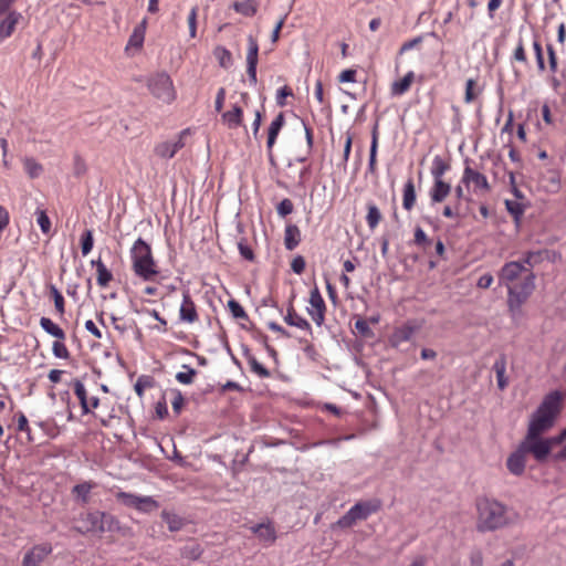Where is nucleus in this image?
Returning a JSON list of instances; mask_svg holds the SVG:
<instances>
[{"label":"nucleus","mask_w":566,"mask_h":566,"mask_svg":"<svg viewBox=\"0 0 566 566\" xmlns=\"http://www.w3.org/2000/svg\"><path fill=\"white\" fill-rule=\"evenodd\" d=\"M476 531L495 532L515 525L520 514L495 497L480 495L475 499Z\"/></svg>","instance_id":"nucleus-1"},{"label":"nucleus","mask_w":566,"mask_h":566,"mask_svg":"<svg viewBox=\"0 0 566 566\" xmlns=\"http://www.w3.org/2000/svg\"><path fill=\"white\" fill-rule=\"evenodd\" d=\"M564 395L559 390L548 392L532 413L526 436L530 439L542 437L555 422L556 417L562 410Z\"/></svg>","instance_id":"nucleus-2"},{"label":"nucleus","mask_w":566,"mask_h":566,"mask_svg":"<svg viewBox=\"0 0 566 566\" xmlns=\"http://www.w3.org/2000/svg\"><path fill=\"white\" fill-rule=\"evenodd\" d=\"M130 256L135 274L144 281H151L157 274V265L153 256L150 245L138 238L132 249Z\"/></svg>","instance_id":"nucleus-3"},{"label":"nucleus","mask_w":566,"mask_h":566,"mask_svg":"<svg viewBox=\"0 0 566 566\" xmlns=\"http://www.w3.org/2000/svg\"><path fill=\"white\" fill-rule=\"evenodd\" d=\"M535 290V275L528 271L527 275L516 284L507 287V307L512 316L521 314L523 304L528 300Z\"/></svg>","instance_id":"nucleus-4"},{"label":"nucleus","mask_w":566,"mask_h":566,"mask_svg":"<svg viewBox=\"0 0 566 566\" xmlns=\"http://www.w3.org/2000/svg\"><path fill=\"white\" fill-rule=\"evenodd\" d=\"M82 526H74V531L80 534L86 533H105L113 532L118 528V521L111 514L105 512H90L81 516Z\"/></svg>","instance_id":"nucleus-5"},{"label":"nucleus","mask_w":566,"mask_h":566,"mask_svg":"<svg viewBox=\"0 0 566 566\" xmlns=\"http://www.w3.org/2000/svg\"><path fill=\"white\" fill-rule=\"evenodd\" d=\"M381 503L379 500L360 501L353 505L339 520L337 525L342 528L352 527L357 521H365L371 514L380 510Z\"/></svg>","instance_id":"nucleus-6"},{"label":"nucleus","mask_w":566,"mask_h":566,"mask_svg":"<svg viewBox=\"0 0 566 566\" xmlns=\"http://www.w3.org/2000/svg\"><path fill=\"white\" fill-rule=\"evenodd\" d=\"M147 86L150 93L164 103L170 104L176 98L172 80L165 72L150 76Z\"/></svg>","instance_id":"nucleus-7"},{"label":"nucleus","mask_w":566,"mask_h":566,"mask_svg":"<svg viewBox=\"0 0 566 566\" xmlns=\"http://www.w3.org/2000/svg\"><path fill=\"white\" fill-rule=\"evenodd\" d=\"M521 446L526 454H532L538 463H544L553 449L548 439L542 437L530 439L528 436H525L521 441Z\"/></svg>","instance_id":"nucleus-8"},{"label":"nucleus","mask_w":566,"mask_h":566,"mask_svg":"<svg viewBox=\"0 0 566 566\" xmlns=\"http://www.w3.org/2000/svg\"><path fill=\"white\" fill-rule=\"evenodd\" d=\"M469 163H470V160L465 159V167L463 170V176H462L461 182L463 185H465L467 187H469L471 184H473L474 192H478V191L489 192L491 190V186H490L486 177L483 174L474 170L469 165Z\"/></svg>","instance_id":"nucleus-9"},{"label":"nucleus","mask_w":566,"mask_h":566,"mask_svg":"<svg viewBox=\"0 0 566 566\" xmlns=\"http://www.w3.org/2000/svg\"><path fill=\"white\" fill-rule=\"evenodd\" d=\"M522 262L511 261L506 262L497 273L499 284L505 285L506 287L516 281L523 272H528Z\"/></svg>","instance_id":"nucleus-10"},{"label":"nucleus","mask_w":566,"mask_h":566,"mask_svg":"<svg viewBox=\"0 0 566 566\" xmlns=\"http://www.w3.org/2000/svg\"><path fill=\"white\" fill-rule=\"evenodd\" d=\"M53 548L50 543L34 545L28 551L22 559V566H40L41 563L52 553Z\"/></svg>","instance_id":"nucleus-11"},{"label":"nucleus","mask_w":566,"mask_h":566,"mask_svg":"<svg viewBox=\"0 0 566 566\" xmlns=\"http://www.w3.org/2000/svg\"><path fill=\"white\" fill-rule=\"evenodd\" d=\"M419 328L420 325L416 321H408L401 326L396 327L389 338L391 346L398 347L402 343L409 342Z\"/></svg>","instance_id":"nucleus-12"},{"label":"nucleus","mask_w":566,"mask_h":566,"mask_svg":"<svg viewBox=\"0 0 566 566\" xmlns=\"http://www.w3.org/2000/svg\"><path fill=\"white\" fill-rule=\"evenodd\" d=\"M117 500H119L123 504L126 506L135 507V509H143L142 505L149 506V507H157V502L150 497V496H137L132 493L127 492H118L117 493Z\"/></svg>","instance_id":"nucleus-13"},{"label":"nucleus","mask_w":566,"mask_h":566,"mask_svg":"<svg viewBox=\"0 0 566 566\" xmlns=\"http://www.w3.org/2000/svg\"><path fill=\"white\" fill-rule=\"evenodd\" d=\"M284 123H285L284 114L279 113L277 116L272 120V123L270 124V127L268 129L266 147H268L269 160L271 164H274V156L272 153V148L276 142L277 135H279L280 130L282 129Z\"/></svg>","instance_id":"nucleus-14"},{"label":"nucleus","mask_w":566,"mask_h":566,"mask_svg":"<svg viewBox=\"0 0 566 566\" xmlns=\"http://www.w3.org/2000/svg\"><path fill=\"white\" fill-rule=\"evenodd\" d=\"M525 457L526 452L520 443L517 449L506 460L507 470L516 476L522 475L525 471Z\"/></svg>","instance_id":"nucleus-15"},{"label":"nucleus","mask_w":566,"mask_h":566,"mask_svg":"<svg viewBox=\"0 0 566 566\" xmlns=\"http://www.w3.org/2000/svg\"><path fill=\"white\" fill-rule=\"evenodd\" d=\"M179 316L181 321L189 324L195 323L198 319L197 308L188 290L182 293V303L180 305Z\"/></svg>","instance_id":"nucleus-16"},{"label":"nucleus","mask_w":566,"mask_h":566,"mask_svg":"<svg viewBox=\"0 0 566 566\" xmlns=\"http://www.w3.org/2000/svg\"><path fill=\"white\" fill-rule=\"evenodd\" d=\"M20 19H22V14L20 12L15 10L8 12V14L0 21V41L12 35Z\"/></svg>","instance_id":"nucleus-17"},{"label":"nucleus","mask_w":566,"mask_h":566,"mask_svg":"<svg viewBox=\"0 0 566 566\" xmlns=\"http://www.w3.org/2000/svg\"><path fill=\"white\" fill-rule=\"evenodd\" d=\"M451 191L450 184L446 182L443 179L434 180L433 186L430 189V199L432 203H440L446 200Z\"/></svg>","instance_id":"nucleus-18"},{"label":"nucleus","mask_w":566,"mask_h":566,"mask_svg":"<svg viewBox=\"0 0 566 566\" xmlns=\"http://www.w3.org/2000/svg\"><path fill=\"white\" fill-rule=\"evenodd\" d=\"M147 28V19L144 18L139 24H137L132 34L129 35L126 50L129 48L142 49L145 41V33Z\"/></svg>","instance_id":"nucleus-19"},{"label":"nucleus","mask_w":566,"mask_h":566,"mask_svg":"<svg viewBox=\"0 0 566 566\" xmlns=\"http://www.w3.org/2000/svg\"><path fill=\"white\" fill-rule=\"evenodd\" d=\"M242 353L248 364L250 365V369L252 373L258 375L260 378H269L271 373L268 368H265L262 364L258 361L255 356L251 353L250 348L245 345L242 346Z\"/></svg>","instance_id":"nucleus-20"},{"label":"nucleus","mask_w":566,"mask_h":566,"mask_svg":"<svg viewBox=\"0 0 566 566\" xmlns=\"http://www.w3.org/2000/svg\"><path fill=\"white\" fill-rule=\"evenodd\" d=\"M301 231L296 224H287L284 230V245L289 251H293L301 242Z\"/></svg>","instance_id":"nucleus-21"},{"label":"nucleus","mask_w":566,"mask_h":566,"mask_svg":"<svg viewBox=\"0 0 566 566\" xmlns=\"http://www.w3.org/2000/svg\"><path fill=\"white\" fill-rule=\"evenodd\" d=\"M284 322L290 326H295L300 329L312 332L311 324L295 312L292 303L290 304L287 313L284 316Z\"/></svg>","instance_id":"nucleus-22"},{"label":"nucleus","mask_w":566,"mask_h":566,"mask_svg":"<svg viewBox=\"0 0 566 566\" xmlns=\"http://www.w3.org/2000/svg\"><path fill=\"white\" fill-rule=\"evenodd\" d=\"M506 356L501 354L493 364V370L496 375L497 387L500 390H504L507 387V378L505 377L506 371Z\"/></svg>","instance_id":"nucleus-23"},{"label":"nucleus","mask_w":566,"mask_h":566,"mask_svg":"<svg viewBox=\"0 0 566 566\" xmlns=\"http://www.w3.org/2000/svg\"><path fill=\"white\" fill-rule=\"evenodd\" d=\"M415 80V73L409 71L402 78L395 81L390 86V93L392 96H401L410 90V86Z\"/></svg>","instance_id":"nucleus-24"},{"label":"nucleus","mask_w":566,"mask_h":566,"mask_svg":"<svg viewBox=\"0 0 566 566\" xmlns=\"http://www.w3.org/2000/svg\"><path fill=\"white\" fill-rule=\"evenodd\" d=\"M222 120L228 125L229 128H238L243 122V111L239 105H233L231 111L222 114Z\"/></svg>","instance_id":"nucleus-25"},{"label":"nucleus","mask_w":566,"mask_h":566,"mask_svg":"<svg viewBox=\"0 0 566 566\" xmlns=\"http://www.w3.org/2000/svg\"><path fill=\"white\" fill-rule=\"evenodd\" d=\"M416 199H417V195H416L415 184H413V179L410 177V178H408V180L405 182V186H403V195H402L403 209L407 211H410L416 205Z\"/></svg>","instance_id":"nucleus-26"},{"label":"nucleus","mask_w":566,"mask_h":566,"mask_svg":"<svg viewBox=\"0 0 566 566\" xmlns=\"http://www.w3.org/2000/svg\"><path fill=\"white\" fill-rule=\"evenodd\" d=\"M91 264H92V266L96 268L97 284L101 287L107 286L109 284V282L113 280L112 272L106 268V265L102 262L101 259L92 260Z\"/></svg>","instance_id":"nucleus-27"},{"label":"nucleus","mask_w":566,"mask_h":566,"mask_svg":"<svg viewBox=\"0 0 566 566\" xmlns=\"http://www.w3.org/2000/svg\"><path fill=\"white\" fill-rule=\"evenodd\" d=\"M232 8L235 12L244 17H253L258 11V4L254 0L235 1Z\"/></svg>","instance_id":"nucleus-28"},{"label":"nucleus","mask_w":566,"mask_h":566,"mask_svg":"<svg viewBox=\"0 0 566 566\" xmlns=\"http://www.w3.org/2000/svg\"><path fill=\"white\" fill-rule=\"evenodd\" d=\"M251 530L260 539L266 543H273L276 538L275 530L270 524H258Z\"/></svg>","instance_id":"nucleus-29"},{"label":"nucleus","mask_w":566,"mask_h":566,"mask_svg":"<svg viewBox=\"0 0 566 566\" xmlns=\"http://www.w3.org/2000/svg\"><path fill=\"white\" fill-rule=\"evenodd\" d=\"M40 326L43 328L45 333L49 335L57 338V339H64L65 333L64 331L57 326L55 323L52 322L49 317H41L40 319Z\"/></svg>","instance_id":"nucleus-30"},{"label":"nucleus","mask_w":566,"mask_h":566,"mask_svg":"<svg viewBox=\"0 0 566 566\" xmlns=\"http://www.w3.org/2000/svg\"><path fill=\"white\" fill-rule=\"evenodd\" d=\"M470 213H471V211H470L469 207L463 208L461 202H454L453 206L448 205L443 208V211H442L443 217L449 218V219L462 218Z\"/></svg>","instance_id":"nucleus-31"},{"label":"nucleus","mask_w":566,"mask_h":566,"mask_svg":"<svg viewBox=\"0 0 566 566\" xmlns=\"http://www.w3.org/2000/svg\"><path fill=\"white\" fill-rule=\"evenodd\" d=\"M72 385L74 388V392L80 400L83 413L84 415L90 412L88 399H87L86 389H85L83 382L80 379H74Z\"/></svg>","instance_id":"nucleus-32"},{"label":"nucleus","mask_w":566,"mask_h":566,"mask_svg":"<svg viewBox=\"0 0 566 566\" xmlns=\"http://www.w3.org/2000/svg\"><path fill=\"white\" fill-rule=\"evenodd\" d=\"M450 169L449 163H447L441 156H436L432 160L431 175L434 180L442 179L443 175Z\"/></svg>","instance_id":"nucleus-33"},{"label":"nucleus","mask_w":566,"mask_h":566,"mask_svg":"<svg viewBox=\"0 0 566 566\" xmlns=\"http://www.w3.org/2000/svg\"><path fill=\"white\" fill-rule=\"evenodd\" d=\"M382 216L378 207L373 203H367V216H366V222L370 230L376 229V227L379 224Z\"/></svg>","instance_id":"nucleus-34"},{"label":"nucleus","mask_w":566,"mask_h":566,"mask_svg":"<svg viewBox=\"0 0 566 566\" xmlns=\"http://www.w3.org/2000/svg\"><path fill=\"white\" fill-rule=\"evenodd\" d=\"M93 486L94 484L90 482L76 484L72 489V494L75 495V497L80 500L83 504H86L90 501V493Z\"/></svg>","instance_id":"nucleus-35"},{"label":"nucleus","mask_w":566,"mask_h":566,"mask_svg":"<svg viewBox=\"0 0 566 566\" xmlns=\"http://www.w3.org/2000/svg\"><path fill=\"white\" fill-rule=\"evenodd\" d=\"M259 44L253 35L248 36V53H247V65H258Z\"/></svg>","instance_id":"nucleus-36"},{"label":"nucleus","mask_w":566,"mask_h":566,"mask_svg":"<svg viewBox=\"0 0 566 566\" xmlns=\"http://www.w3.org/2000/svg\"><path fill=\"white\" fill-rule=\"evenodd\" d=\"M214 56L218 59L220 66L223 69H229L233 64L231 52L223 46L216 48Z\"/></svg>","instance_id":"nucleus-37"},{"label":"nucleus","mask_w":566,"mask_h":566,"mask_svg":"<svg viewBox=\"0 0 566 566\" xmlns=\"http://www.w3.org/2000/svg\"><path fill=\"white\" fill-rule=\"evenodd\" d=\"M50 294L53 297L54 306L60 316H63L65 313V301L61 292L56 289L55 285L51 284L49 286Z\"/></svg>","instance_id":"nucleus-38"},{"label":"nucleus","mask_w":566,"mask_h":566,"mask_svg":"<svg viewBox=\"0 0 566 566\" xmlns=\"http://www.w3.org/2000/svg\"><path fill=\"white\" fill-rule=\"evenodd\" d=\"M23 166L30 178H36L43 171V167L34 158L27 157L23 160Z\"/></svg>","instance_id":"nucleus-39"},{"label":"nucleus","mask_w":566,"mask_h":566,"mask_svg":"<svg viewBox=\"0 0 566 566\" xmlns=\"http://www.w3.org/2000/svg\"><path fill=\"white\" fill-rule=\"evenodd\" d=\"M154 153L156 156L165 159H170L176 155V151L174 150L170 140L163 142L156 145Z\"/></svg>","instance_id":"nucleus-40"},{"label":"nucleus","mask_w":566,"mask_h":566,"mask_svg":"<svg viewBox=\"0 0 566 566\" xmlns=\"http://www.w3.org/2000/svg\"><path fill=\"white\" fill-rule=\"evenodd\" d=\"M186 371H179L176 374V380L182 385H190L193 382L197 375V370L188 365L182 366Z\"/></svg>","instance_id":"nucleus-41"},{"label":"nucleus","mask_w":566,"mask_h":566,"mask_svg":"<svg viewBox=\"0 0 566 566\" xmlns=\"http://www.w3.org/2000/svg\"><path fill=\"white\" fill-rule=\"evenodd\" d=\"M161 517L171 532L179 531L182 527V520L176 514L164 511Z\"/></svg>","instance_id":"nucleus-42"},{"label":"nucleus","mask_w":566,"mask_h":566,"mask_svg":"<svg viewBox=\"0 0 566 566\" xmlns=\"http://www.w3.org/2000/svg\"><path fill=\"white\" fill-rule=\"evenodd\" d=\"M94 245L93 231L90 229L84 230L81 235V251L83 255H87Z\"/></svg>","instance_id":"nucleus-43"},{"label":"nucleus","mask_w":566,"mask_h":566,"mask_svg":"<svg viewBox=\"0 0 566 566\" xmlns=\"http://www.w3.org/2000/svg\"><path fill=\"white\" fill-rule=\"evenodd\" d=\"M228 307L234 318L243 319V321L249 319V315L247 314L244 308L240 305V303L237 302L235 300L231 298L228 302Z\"/></svg>","instance_id":"nucleus-44"},{"label":"nucleus","mask_w":566,"mask_h":566,"mask_svg":"<svg viewBox=\"0 0 566 566\" xmlns=\"http://www.w3.org/2000/svg\"><path fill=\"white\" fill-rule=\"evenodd\" d=\"M310 304L312 305V311L326 310L325 302L321 295V292L317 286H315L310 294Z\"/></svg>","instance_id":"nucleus-45"},{"label":"nucleus","mask_w":566,"mask_h":566,"mask_svg":"<svg viewBox=\"0 0 566 566\" xmlns=\"http://www.w3.org/2000/svg\"><path fill=\"white\" fill-rule=\"evenodd\" d=\"M505 207L514 220L518 222L524 213V207L520 202L513 200H505Z\"/></svg>","instance_id":"nucleus-46"},{"label":"nucleus","mask_w":566,"mask_h":566,"mask_svg":"<svg viewBox=\"0 0 566 566\" xmlns=\"http://www.w3.org/2000/svg\"><path fill=\"white\" fill-rule=\"evenodd\" d=\"M36 222L39 227L41 228V231L44 234H49L51 231V220L48 217L46 212L44 210L38 209L36 212Z\"/></svg>","instance_id":"nucleus-47"},{"label":"nucleus","mask_w":566,"mask_h":566,"mask_svg":"<svg viewBox=\"0 0 566 566\" xmlns=\"http://www.w3.org/2000/svg\"><path fill=\"white\" fill-rule=\"evenodd\" d=\"M545 253H547V250L528 251L524 255L523 264H527L530 268H533L535 264L539 263L543 260V254Z\"/></svg>","instance_id":"nucleus-48"},{"label":"nucleus","mask_w":566,"mask_h":566,"mask_svg":"<svg viewBox=\"0 0 566 566\" xmlns=\"http://www.w3.org/2000/svg\"><path fill=\"white\" fill-rule=\"evenodd\" d=\"M357 333L365 338H373L375 336L373 329L366 319L359 318L355 322Z\"/></svg>","instance_id":"nucleus-49"},{"label":"nucleus","mask_w":566,"mask_h":566,"mask_svg":"<svg viewBox=\"0 0 566 566\" xmlns=\"http://www.w3.org/2000/svg\"><path fill=\"white\" fill-rule=\"evenodd\" d=\"M170 394L172 396V399H171L172 410L176 415H179L184 407L185 398L179 389H171Z\"/></svg>","instance_id":"nucleus-50"},{"label":"nucleus","mask_w":566,"mask_h":566,"mask_svg":"<svg viewBox=\"0 0 566 566\" xmlns=\"http://www.w3.org/2000/svg\"><path fill=\"white\" fill-rule=\"evenodd\" d=\"M197 17H198V7L195 6L191 8L189 15H188V27H189L190 38H196V35H197Z\"/></svg>","instance_id":"nucleus-51"},{"label":"nucleus","mask_w":566,"mask_h":566,"mask_svg":"<svg viewBox=\"0 0 566 566\" xmlns=\"http://www.w3.org/2000/svg\"><path fill=\"white\" fill-rule=\"evenodd\" d=\"M533 49H534V53H535V57H536L537 69L539 72H544L545 71V61H544L542 44L539 43V41L535 40L533 42Z\"/></svg>","instance_id":"nucleus-52"},{"label":"nucleus","mask_w":566,"mask_h":566,"mask_svg":"<svg viewBox=\"0 0 566 566\" xmlns=\"http://www.w3.org/2000/svg\"><path fill=\"white\" fill-rule=\"evenodd\" d=\"M153 385V379L148 376H140L134 385V389L139 397H143L146 387Z\"/></svg>","instance_id":"nucleus-53"},{"label":"nucleus","mask_w":566,"mask_h":566,"mask_svg":"<svg viewBox=\"0 0 566 566\" xmlns=\"http://www.w3.org/2000/svg\"><path fill=\"white\" fill-rule=\"evenodd\" d=\"M293 209V202L289 198H285L277 205L276 212L280 217L284 218L287 214L292 213Z\"/></svg>","instance_id":"nucleus-54"},{"label":"nucleus","mask_w":566,"mask_h":566,"mask_svg":"<svg viewBox=\"0 0 566 566\" xmlns=\"http://www.w3.org/2000/svg\"><path fill=\"white\" fill-rule=\"evenodd\" d=\"M53 355L56 358L67 359L70 357L69 349L62 342H54L52 346Z\"/></svg>","instance_id":"nucleus-55"},{"label":"nucleus","mask_w":566,"mask_h":566,"mask_svg":"<svg viewBox=\"0 0 566 566\" xmlns=\"http://www.w3.org/2000/svg\"><path fill=\"white\" fill-rule=\"evenodd\" d=\"M287 96H293V91L291 87H289L287 85H284L283 87H281L277 93H276V104L280 106V107H284L286 105V102H285V98Z\"/></svg>","instance_id":"nucleus-56"},{"label":"nucleus","mask_w":566,"mask_h":566,"mask_svg":"<svg viewBox=\"0 0 566 566\" xmlns=\"http://www.w3.org/2000/svg\"><path fill=\"white\" fill-rule=\"evenodd\" d=\"M238 249H239V252L241 254V256L248 261H254L255 259V255H254V252L253 250L245 243L244 240H241L239 243H238Z\"/></svg>","instance_id":"nucleus-57"},{"label":"nucleus","mask_w":566,"mask_h":566,"mask_svg":"<svg viewBox=\"0 0 566 566\" xmlns=\"http://www.w3.org/2000/svg\"><path fill=\"white\" fill-rule=\"evenodd\" d=\"M17 429H18V431L25 432L28 434L29 441L33 440L31 437V433H30L31 430L29 427L28 419L23 412L18 413V428Z\"/></svg>","instance_id":"nucleus-58"},{"label":"nucleus","mask_w":566,"mask_h":566,"mask_svg":"<svg viewBox=\"0 0 566 566\" xmlns=\"http://www.w3.org/2000/svg\"><path fill=\"white\" fill-rule=\"evenodd\" d=\"M305 259L302 255H296L291 262V269L295 274H302L305 270Z\"/></svg>","instance_id":"nucleus-59"},{"label":"nucleus","mask_w":566,"mask_h":566,"mask_svg":"<svg viewBox=\"0 0 566 566\" xmlns=\"http://www.w3.org/2000/svg\"><path fill=\"white\" fill-rule=\"evenodd\" d=\"M353 139H354L353 134L350 132H347L346 133V138H345V144H344V153H343V164L344 165H346L348 159H349V155H350V151H352Z\"/></svg>","instance_id":"nucleus-60"},{"label":"nucleus","mask_w":566,"mask_h":566,"mask_svg":"<svg viewBox=\"0 0 566 566\" xmlns=\"http://www.w3.org/2000/svg\"><path fill=\"white\" fill-rule=\"evenodd\" d=\"M422 42V36H416L409 41H406L399 49V52L398 54L401 55L403 54L405 52L416 48L417 45H419L420 43Z\"/></svg>","instance_id":"nucleus-61"},{"label":"nucleus","mask_w":566,"mask_h":566,"mask_svg":"<svg viewBox=\"0 0 566 566\" xmlns=\"http://www.w3.org/2000/svg\"><path fill=\"white\" fill-rule=\"evenodd\" d=\"M513 57H514V60H516L518 62H523V63L527 62V57H526V53H525V49H524L522 39L518 40L517 46L515 48L514 53H513Z\"/></svg>","instance_id":"nucleus-62"},{"label":"nucleus","mask_w":566,"mask_h":566,"mask_svg":"<svg viewBox=\"0 0 566 566\" xmlns=\"http://www.w3.org/2000/svg\"><path fill=\"white\" fill-rule=\"evenodd\" d=\"M338 81L340 83H352V82H355L356 81V71L353 70V69H347V70H344L339 76H338Z\"/></svg>","instance_id":"nucleus-63"},{"label":"nucleus","mask_w":566,"mask_h":566,"mask_svg":"<svg viewBox=\"0 0 566 566\" xmlns=\"http://www.w3.org/2000/svg\"><path fill=\"white\" fill-rule=\"evenodd\" d=\"M470 566H483V554L480 549L470 553Z\"/></svg>","instance_id":"nucleus-64"}]
</instances>
